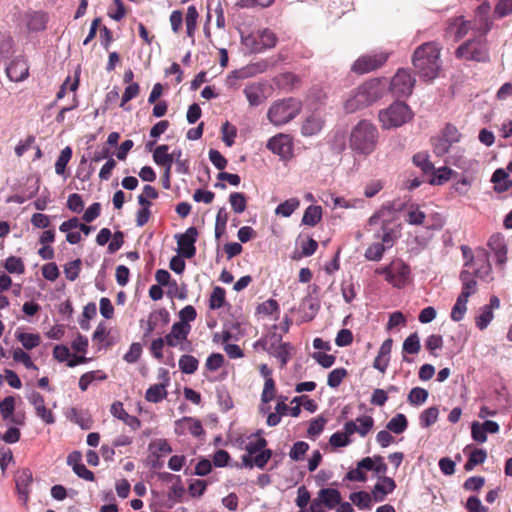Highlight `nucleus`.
I'll return each mask as SVG.
<instances>
[{"mask_svg": "<svg viewBox=\"0 0 512 512\" xmlns=\"http://www.w3.org/2000/svg\"><path fill=\"white\" fill-rule=\"evenodd\" d=\"M412 116V111L406 103L396 101L386 109L380 110L378 119L383 129H392L404 125Z\"/></svg>", "mask_w": 512, "mask_h": 512, "instance_id": "0eeeda50", "label": "nucleus"}, {"mask_svg": "<svg viewBox=\"0 0 512 512\" xmlns=\"http://www.w3.org/2000/svg\"><path fill=\"white\" fill-rule=\"evenodd\" d=\"M169 147L168 145H160L158 146L153 153V160L156 164L164 166L165 169L170 170L174 161V156L176 151H173L171 154L168 153Z\"/></svg>", "mask_w": 512, "mask_h": 512, "instance_id": "c85d7f7f", "label": "nucleus"}, {"mask_svg": "<svg viewBox=\"0 0 512 512\" xmlns=\"http://www.w3.org/2000/svg\"><path fill=\"white\" fill-rule=\"evenodd\" d=\"M4 267L9 273L23 274L25 271L22 260L15 256L8 257Z\"/></svg>", "mask_w": 512, "mask_h": 512, "instance_id": "13d9d810", "label": "nucleus"}, {"mask_svg": "<svg viewBox=\"0 0 512 512\" xmlns=\"http://www.w3.org/2000/svg\"><path fill=\"white\" fill-rule=\"evenodd\" d=\"M293 347L289 343H284L281 346H277L269 354L276 357L280 361V366L283 368L292 356Z\"/></svg>", "mask_w": 512, "mask_h": 512, "instance_id": "58836bf2", "label": "nucleus"}, {"mask_svg": "<svg viewBox=\"0 0 512 512\" xmlns=\"http://www.w3.org/2000/svg\"><path fill=\"white\" fill-rule=\"evenodd\" d=\"M429 393L426 389L421 387H414L408 394V402L411 405H422L428 399Z\"/></svg>", "mask_w": 512, "mask_h": 512, "instance_id": "de8ad7c7", "label": "nucleus"}, {"mask_svg": "<svg viewBox=\"0 0 512 512\" xmlns=\"http://www.w3.org/2000/svg\"><path fill=\"white\" fill-rule=\"evenodd\" d=\"M151 453L159 458L162 454H169L172 452V447L166 439H155L149 444Z\"/></svg>", "mask_w": 512, "mask_h": 512, "instance_id": "37998d69", "label": "nucleus"}, {"mask_svg": "<svg viewBox=\"0 0 512 512\" xmlns=\"http://www.w3.org/2000/svg\"><path fill=\"white\" fill-rule=\"evenodd\" d=\"M467 302H468V299L465 298L464 296H458L457 297V300L454 304V306L452 307V311H451V319L455 322H459L461 321L463 318H464V315L467 311Z\"/></svg>", "mask_w": 512, "mask_h": 512, "instance_id": "79ce46f5", "label": "nucleus"}, {"mask_svg": "<svg viewBox=\"0 0 512 512\" xmlns=\"http://www.w3.org/2000/svg\"><path fill=\"white\" fill-rule=\"evenodd\" d=\"M470 24L462 16L452 19L446 28V36L452 37L454 41H459L469 31Z\"/></svg>", "mask_w": 512, "mask_h": 512, "instance_id": "b1692460", "label": "nucleus"}, {"mask_svg": "<svg viewBox=\"0 0 512 512\" xmlns=\"http://www.w3.org/2000/svg\"><path fill=\"white\" fill-rule=\"evenodd\" d=\"M475 274L467 270H462L460 273V280L462 282V292L459 294L460 296H464L469 299V297L476 293L477 291V281L475 280Z\"/></svg>", "mask_w": 512, "mask_h": 512, "instance_id": "c756f323", "label": "nucleus"}, {"mask_svg": "<svg viewBox=\"0 0 512 512\" xmlns=\"http://www.w3.org/2000/svg\"><path fill=\"white\" fill-rule=\"evenodd\" d=\"M81 267V260L76 259L64 266V273L68 280L74 281L78 278Z\"/></svg>", "mask_w": 512, "mask_h": 512, "instance_id": "69168bd1", "label": "nucleus"}, {"mask_svg": "<svg viewBox=\"0 0 512 512\" xmlns=\"http://www.w3.org/2000/svg\"><path fill=\"white\" fill-rule=\"evenodd\" d=\"M111 414L122 420L126 425H128L131 429L136 430L140 427V421L137 417L129 415L121 402L117 401L111 405Z\"/></svg>", "mask_w": 512, "mask_h": 512, "instance_id": "bb28decb", "label": "nucleus"}, {"mask_svg": "<svg viewBox=\"0 0 512 512\" xmlns=\"http://www.w3.org/2000/svg\"><path fill=\"white\" fill-rule=\"evenodd\" d=\"M175 432L179 435L190 433L195 437L204 434V429L200 420L192 417H183L175 422Z\"/></svg>", "mask_w": 512, "mask_h": 512, "instance_id": "6ab92c4d", "label": "nucleus"}, {"mask_svg": "<svg viewBox=\"0 0 512 512\" xmlns=\"http://www.w3.org/2000/svg\"><path fill=\"white\" fill-rule=\"evenodd\" d=\"M7 77L13 82H20L25 80L29 75V66L24 57H16L6 67Z\"/></svg>", "mask_w": 512, "mask_h": 512, "instance_id": "f3484780", "label": "nucleus"}, {"mask_svg": "<svg viewBox=\"0 0 512 512\" xmlns=\"http://www.w3.org/2000/svg\"><path fill=\"white\" fill-rule=\"evenodd\" d=\"M403 352L406 354H417L420 351V339L417 333L410 334L403 342Z\"/></svg>", "mask_w": 512, "mask_h": 512, "instance_id": "3c124183", "label": "nucleus"}, {"mask_svg": "<svg viewBox=\"0 0 512 512\" xmlns=\"http://www.w3.org/2000/svg\"><path fill=\"white\" fill-rule=\"evenodd\" d=\"M388 87L386 79H371L357 88L355 93L345 102L347 113H354L368 107L381 99Z\"/></svg>", "mask_w": 512, "mask_h": 512, "instance_id": "7ed1b4c3", "label": "nucleus"}, {"mask_svg": "<svg viewBox=\"0 0 512 512\" xmlns=\"http://www.w3.org/2000/svg\"><path fill=\"white\" fill-rule=\"evenodd\" d=\"M386 246L380 242L373 243L365 250V258L369 261H379L383 257Z\"/></svg>", "mask_w": 512, "mask_h": 512, "instance_id": "09e8293b", "label": "nucleus"}, {"mask_svg": "<svg viewBox=\"0 0 512 512\" xmlns=\"http://www.w3.org/2000/svg\"><path fill=\"white\" fill-rule=\"evenodd\" d=\"M13 359L16 362L22 363L27 369H37L33 361L31 360V357L28 353H26L21 348H16L13 351Z\"/></svg>", "mask_w": 512, "mask_h": 512, "instance_id": "0e129e2a", "label": "nucleus"}, {"mask_svg": "<svg viewBox=\"0 0 512 512\" xmlns=\"http://www.w3.org/2000/svg\"><path fill=\"white\" fill-rule=\"evenodd\" d=\"M452 170L448 167H441L434 171V176L430 180V183L433 185H441L444 182L448 181L451 177Z\"/></svg>", "mask_w": 512, "mask_h": 512, "instance_id": "338daca9", "label": "nucleus"}, {"mask_svg": "<svg viewBox=\"0 0 512 512\" xmlns=\"http://www.w3.org/2000/svg\"><path fill=\"white\" fill-rule=\"evenodd\" d=\"M225 290L219 286L214 287L210 295L209 306L211 309H219L224 305Z\"/></svg>", "mask_w": 512, "mask_h": 512, "instance_id": "6e6d98bb", "label": "nucleus"}, {"mask_svg": "<svg viewBox=\"0 0 512 512\" xmlns=\"http://www.w3.org/2000/svg\"><path fill=\"white\" fill-rule=\"evenodd\" d=\"M407 426L408 422L406 416L399 413L388 421L386 428L392 433L401 434L407 429Z\"/></svg>", "mask_w": 512, "mask_h": 512, "instance_id": "4c0bfd02", "label": "nucleus"}, {"mask_svg": "<svg viewBox=\"0 0 512 512\" xmlns=\"http://www.w3.org/2000/svg\"><path fill=\"white\" fill-rule=\"evenodd\" d=\"M413 163L419 167L424 173H430L434 171V166L429 160V156L426 153H417L413 156Z\"/></svg>", "mask_w": 512, "mask_h": 512, "instance_id": "5fc2aeb1", "label": "nucleus"}, {"mask_svg": "<svg viewBox=\"0 0 512 512\" xmlns=\"http://www.w3.org/2000/svg\"><path fill=\"white\" fill-rule=\"evenodd\" d=\"M198 365V360L192 355H182L179 359V369L185 374L195 373Z\"/></svg>", "mask_w": 512, "mask_h": 512, "instance_id": "a19ab883", "label": "nucleus"}, {"mask_svg": "<svg viewBox=\"0 0 512 512\" xmlns=\"http://www.w3.org/2000/svg\"><path fill=\"white\" fill-rule=\"evenodd\" d=\"M349 499L360 510L371 509L374 501L372 493L366 491L353 492Z\"/></svg>", "mask_w": 512, "mask_h": 512, "instance_id": "72a5a7b5", "label": "nucleus"}, {"mask_svg": "<svg viewBox=\"0 0 512 512\" xmlns=\"http://www.w3.org/2000/svg\"><path fill=\"white\" fill-rule=\"evenodd\" d=\"M388 87L386 79H371L357 88L355 93L345 102L347 113H354L368 107L381 99Z\"/></svg>", "mask_w": 512, "mask_h": 512, "instance_id": "20e7f679", "label": "nucleus"}, {"mask_svg": "<svg viewBox=\"0 0 512 512\" xmlns=\"http://www.w3.org/2000/svg\"><path fill=\"white\" fill-rule=\"evenodd\" d=\"M378 141L377 127L368 120H361L351 129L349 147L356 155L366 157L376 150Z\"/></svg>", "mask_w": 512, "mask_h": 512, "instance_id": "f03ea898", "label": "nucleus"}, {"mask_svg": "<svg viewBox=\"0 0 512 512\" xmlns=\"http://www.w3.org/2000/svg\"><path fill=\"white\" fill-rule=\"evenodd\" d=\"M346 376L347 370L345 368H336L328 374L327 385L331 388H337Z\"/></svg>", "mask_w": 512, "mask_h": 512, "instance_id": "864d4df0", "label": "nucleus"}, {"mask_svg": "<svg viewBox=\"0 0 512 512\" xmlns=\"http://www.w3.org/2000/svg\"><path fill=\"white\" fill-rule=\"evenodd\" d=\"M392 339H386L382 345L380 346V349L378 351V355L374 359L373 367L380 371L381 373H385L389 360H390V353L392 349Z\"/></svg>", "mask_w": 512, "mask_h": 512, "instance_id": "393cba45", "label": "nucleus"}, {"mask_svg": "<svg viewBox=\"0 0 512 512\" xmlns=\"http://www.w3.org/2000/svg\"><path fill=\"white\" fill-rule=\"evenodd\" d=\"M16 338L27 350H31L40 344V336L38 334L20 332L17 333Z\"/></svg>", "mask_w": 512, "mask_h": 512, "instance_id": "c03bdc74", "label": "nucleus"}, {"mask_svg": "<svg viewBox=\"0 0 512 512\" xmlns=\"http://www.w3.org/2000/svg\"><path fill=\"white\" fill-rule=\"evenodd\" d=\"M244 94L251 106H258L265 99L263 87L260 84H251L246 86Z\"/></svg>", "mask_w": 512, "mask_h": 512, "instance_id": "2f4dec72", "label": "nucleus"}, {"mask_svg": "<svg viewBox=\"0 0 512 512\" xmlns=\"http://www.w3.org/2000/svg\"><path fill=\"white\" fill-rule=\"evenodd\" d=\"M15 482L20 499L26 503L29 498L31 484L33 482L31 470L28 468L20 470L16 475Z\"/></svg>", "mask_w": 512, "mask_h": 512, "instance_id": "4be33fe9", "label": "nucleus"}, {"mask_svg": "<svg viewBox=\"0 0 512 512\" xmlns=\"http://www.w3.org/2000/svg\"><path fill=\"white\" fill-rule=\"evenodd\" d=\"M300 206V201L297 198H290L280 203L276 209L275 214L282 217H289Z\"/></svg>", "mask_w": 512, "mask_h": 512, "instance_id": "e433bc0d", "label": "nucleus"}, {"mask_svg": "<svg viewBox=\"0 0 512 512\" xmlns=\"http://www.w3.org/2000/svg\"><path fill=\"white\" fill-rule=\"evenodd\" d=\"M197 236L198 232L195 227H189L185 233L175 236L178 244V252L182 257L190 259L195 255Z\"/></svg>", "mask_w": 512, "mask_h": 512, "instance_id": "ddd939ff", "label": "nucleus"}, {"mask_svg": "<svg viewBox=\"0 0 512 512\" xmlns=\"http://www.w3.org/2000/svg\"><path fill=\"white\" fill-rule=\"evenodd\" d=\"M300 102L293 98L275 102L268 110L267 117L275 126H281L294 119L300 112Z\"/></svg>", "mask_w": 512, "mask_h": 512, "instance_id": "6e6552de", "label": "nucleus"}, {"mask_svg": "<svg viewBox=\"0 0 512 512\" xmlns=\"http://www.w3.org/2000/svg\"><path fill=\"white\" fill-rule=\"evenodd\" d=\"M457 58L485 62L489 59L486 44L481 40H470L460 45L456 50Z\"/></svg>", "mask_w": 512, "mask_h": 512, "instance_id": "9d476101", "label": "nucleus"}, {"mask_svg": "<svg viewBox=\"0 0 512 512\" xmlns=\"http://www.w3.org/2000/svg\"><path fill=\"white\" fill-rule=\"evenodd\" d=\"M486 458L487 453L484 449H474L473 451H471L469 458L464 466L465 470H472L476 465L484 463Z\"/></svg>", "mask_w": 512, "mask_h": 512, "instance_id": "49530a36", "label": "nucleus"}, {"mask_svg": "<svg viewBox=\"0 0 512 512\" xmlns=\"http://www.w3.org/2000/svg\"><path fill=\"white\" fill-rule=\"evenodd\" d=\"M308 449V443L304 441H297L296 443L293 444L289 452V456L294 461L302 460Z\"/></svg>", "mask_w": 512, "mask_h": 512, "instance_id": "bf43d9fd", "label": "nucleus"}, {"mask_svg": "<svg viewBox=\"0 0 512 512\" xmlns=\"http://www.w3.org/2000/svg\"><path fill=\"white\" fill-rule=\"evenodd\" d=\"M72 157V149L67 146L61 150L55 163V172L57 175H64L66 166Z\"/></svg>", "mask_w": 512, "mask_h": 512, "instance_id": "a18cd8bd", "label": "nucleus"}, {"mask_svg": "<svg viewBox=\"0 0 512 512\" xmlns=\"http://www.w3.org/2000/svg\"><path fill=\"white\" fill-rule=\"evenodd\" d=\"M474 274L477 278L490 282L493 280L492 267L489 260V253L485 248H478L475 251Z\"/></svg>", "mask_w": 512, "mask_h": 512, "instance_id": "2eb2a0df", "label": "nucleus"}, {"mask_svg": "<svg viewBox=\"0 0 512 512\" xmlns=\"http://www.w3.org/2000/svg\"><path fill=\"white\" fill-rule=\"evenodd\" d=\"M277 37L274 32L269 29H263L259 31L258 38L256 40V44L259 47H256L257 51H261L262 49H270L276 45Z\"/></svg>", "mask_w": 512, "mask_h": 512, "instance_id": "f704fd0d", "label": "nucleus"}, {"mask_svg": "<svg viewBox=\"0 0 512 512\" xmlns=\"http://www.w3.org/2000/svg\"><path fill=\"white\" fill-rule=\"evenodd\" d=\"M415 85V78L408 70L399 69L391 80L390 89L397 96H409Z\"/></svg>", "mask_w": 512, "mask_h": 512, "instance_id": "f8f14e48", "label": "nucleus"}, {"mask_svg": "<svg viewBox=\"0 0 512 512\" xmlns=\"http://www.w3.org/2000/svg\"><path fill=\"white\" fill-rule=\"evenodd\" d=\"M263 344L265 350L270 353L272 350L277 348V346H281L284 343L282 342V336L276 332H272L265 336L263 339Z\"/></svg>", "mask_w": 512, "mask_h": 512, "instance_id": "e2e57ef3", "label": "nucleus"}, {"mask_svg": "<svg viewBox=\"0 0 512 512\" xmlns=\"http://www.w3.org/2000/svg\"><path fill=\"white\" fill-rule=\"evenodd\" d=\"M396 488V483L391 477L379 476L378 482L372 489V495L375 502H383L386 496L392 493Z\"/></svg>", "mask_w": 512, "mask_h": 512, "instance_id": "5701e85b", "label": "nucleus"}, {"mask_svg": "<svg viewBox=\"0 0 512 512\" xmlns=\"http://www.w3.org/2000/svg\"><path fill=\"white\" fill-rule=\"evenodd\" d=\"M433 151L437 156H443L449 153L450 148L453 144H451L448 140L444 139L442 136L436 137L432 140Z\"/></svg>", "mask_w": 512, "mask_h": 512, "instance_id": "4d7b16f0", "label": "nucleus"}, {"mask_svg": "<svg viewBox=\"0 0 512 512\" xmlns=\"http://www.w3.org/2000/svg\"><path fill=\"white\" fill-rule=\"evenodd\" d=\"M493 318H494L493 311H491L489 307L483 306L480 308L479 315L475 319L476 326L480 330H484L488 327V325L491 323Z\"/></svg>", "mask_w": 512, "mask_h": 512, "instance_id": "8fccbe9b", "label": "nucleus"}, {"mask_svg": "<svg viewBox=\"0 0 512 512\" xmlns=\"http://www.w3.org/2000/svg\"><path fill=\"white\" fill-rule=\"evenodd\" d=\"M169 383V379L166 377L164 383L154 384L150 386L145 393L147 401L152 403H158L167 396L166 386Z\"/></svg>", "mask_w": 512, "mask_h": 512, "instance_id": "7c9ffc66", "label": "nucleus"}, {"mask_svg": "<svg viewBox=\"0 0 512 512\" xmlns=\"http://www.w3.org/2000/svg\"><path fill=\"white\" fill-rule=\"evenodd\" d=\"M323 123V120L319 116H309L302 125V134L304 136H313L318 134L323 128Z\"/></svg>", "mask_w": 512, "mask_h": 512, "instance_id": "473e14b6", "label": "nucleus"}, {"mask_svg": "<svg viewBox=\"0 0 512 512\" xmlns=\"http://www.w3.org/2000/svg\"><path fill=\"white\" fill-rule=\"evenodd\" d=\"M191 326L184 321L176 322L172 325L171 331L165 336L166 344L170 347H176L187 339Z\"/></svg>", "mask_w": 512, "mask_h": 512, "instance_id": "aec40b11", "label": "nucleus"}, {"mask_svg": "<svg viewBox=\"0 0 512 512\" xmlns=\"http://www.w3.org/2000/svg\"><path fill=\"white\" fill-rule=\"evenodd\" d=\"M316 498L328 509H334L342 500L341 493L335 488H322Z\"/></svg>", "mask_w": 512, "mask_h": 512, "instance_id": "a878e982", "label": "nucleus"}, {"mask_svg": "<svg viewBox=\"0 0 512 512\" xmlns=\"http://www.w3.org/2000/svg\"><path fill=\"white\" fill-rule=\"evenodd\" d=\"M322 219V208L321 206L311 205L306 208L302 223L311 227L316 226Z\"/></svg>", "mask_w": 512, "mask_h": 512, "instance_id": "c9c22d12", "label": "nucleus"}, {"mask_svg": "<svg viewBox=\"0 0 512 512\" xmlns=\"http://www.w3.org/2000/svg\"><path fill=\"white\" fill-rule=\"evenodd\" d=\"M376 273L383 274L385 280L394 287L402 288L410 281L411 269L402 259H394L383 268L376 270Z\"/></svg>", "mask_w": 512, "mask_h": 512, "instance_id": "1a4fd4ad", "label": "nucleus"}, {"mask_svg": "<svg viewBox=\"0 0 512 512\" xmlns=\"http://www.w3.org/2000/svg\"><path fill=\"white\" fill-rule=\"evenodd\" d=\"M440 50L441 48L435 42H427L420 45L413 54V66L425 81H431L439 74Z\"/></svg>", "mask_w": 512, "mask_h": 512, "instance_id": "f257e3e1", "label": "nucleus"}, {"mask_svg": "<svg viewBox=\"0 0 512 512\" xmlns=\"http://www.w3.org/2000/svg\"><path fill=\"white\" fill-rule=\"evenodd\" d=\"M28 400L34 406L36 415L46 424L50 425L55 422V417L52 411L46 408L44 398L39 392L33 391L28 396Z\"/></svg>", "mask_w": 512, "mask_h": 512, "instance_id": "412c9836", "label": "nucleus"}, {"mask_svg": "<svg viewBox=\"0 0 512 512\" xmlns=\"http://www.w3.org/2000/svg\"><path fill=\"white\" fill-rule=\"evenodd\" d=\"M387 57L385 53L361 56L353 64L352 70L358 74L371 72L382 66L386 62Z\"/></svg>", "mask_w": 512, "mask_h": 512, "instance_id": "4468645a", "label": "nucleus"}, {"mask_svg": "<svg viewBox=\"0 0 512 512\" xmlns=\"http://www.w3.org/2000/svg\"><path fill=\"white\" fill-rule=\"evenodd\" d=\"M22 22L29 32H40L45 30L48 16L41 11H29L23 15Z\"/></svg>", "mask_w": 512, "mask_h": 512, "instance_id": "a211bd4d", "label": "nucleus"}, {"mask_svg": "<svg viewBox=\"0 0 512 512\" xmlns=\"http://www.w3.org/2000/svg\"><path fill=\"white\" fill-rule=\"evenodd\" d=\"M439 416V410L437 407H429L425 409L419 416L420 426L422 428H428L433 425Z\"/></svg>", "mask_w": 512, "mask_h": 512, "instance_id": "ea45409f", "label": "nucleus"}, {"mask_svg": "<svg viewBox=\"0 0 512 512\" xmlns=\"http://www.w3.org/2000/svg\"><path fill=\"white\" fill-rule=\"evenodd\" d=\"M374 419L371 416L364 415L358 417L355 421H348L344 424L343 430L347 434L358 433L361 437H365L373 428Z\"/></svg>", "mask_w": 512, "mask_h": 512, "instance_id": "dca6fc26", "label": "nucleus"}, {"mask_svg": "<svg viewBox=\"0 0 512 512\" xmlns=\"http://www.w3.org/2000/svg\"><path fill=\"white\" fill-rule=\"evenodd\" d=\"M229 202L235 213H242L245 211L247 202L243 193L234 192L229 196Z\"/></svg>", "mask_w": 512, "mask_h": 512, "instance_id": "603ef678", "label": "nucleus"}, {"mask_svg": "<svg viewBox=\"0 0 512 512\" xmlns=\"http://www.w3.org/2000/svg\"><path fill=\"white\" fill-rule=\"evenodd\" d=\"M351 434H347L346 430L343 432H335L331 435L329 442L333 447H345L351 443L350 437Z\"/></svg>", "mask_w": 512, "mask_h": 512, "instance_id": "680f3d73", "label": "nucleus"}, {"mask_svg": "<svg viewBox=\"0 0 512 512\" xmlns=\"http://www.w3.org/2000/svg\"><path fill=\"white\" fill-rule=\"evenodd\" d=\"M266 148L282 160H289L293 157V140L288 134L278 133L271 137Z\"/></svg>", "mask_w": 512, "mask_h": 512, "instance_id": "9b49d317", "label": "nucleus"}, {"mask_svg": "<svg viewBox=\"0 0 512 512\" xmlns=\"http://www.w3.org/2000/svg\"><path fill=\"white\" fill-rule=\"evenodd\" d=\"M395 212L391 208L382 207L378 212L369 218L368 225L370 227H378L379 230L375 234V238L381 239V244L386 248L393 246L397 238V231L392 226Z\"/></svg>", "mask_w": 512, "mask_h": 512, "instance_id": "423d86ee", "label": "nucleus"}, {"mask_svg": "<svg viewBox=\"0 0 512 512\" xmlns=\"http://www.w3.org/2000/svg\"><path fill=\"white\" fill-rule=\"evenodd\" d=\"M15 410V399L12 396L5 397L0 402V412L3 419H9L12 417L13 412Z\"/></svg>", "mask_w": 512, "mask_h": 512, "instance_id": "052dcab7", "label": "nucleus"}, {"mask_svg": "<svg viewBox=\"0 0 512 512\" xmlns=\"http://www.w3.org/2000/svg\"><path fill=\"white\" fill-rule=\"evenodd\" d=\"M388 87L386 79H371L357 88L355 93L345 102L347 113H354L368 107L381 99Z\"/></svg>", "mask_w": 512, "mask_h": 512, "instance_id": "39448f33", "label": "nucleus"}, {"mask_svg": "<svg viewBox=\"0 0 512 512\" xmlns=\"http://www.w3.org/2000/svg\"><path fill=\"white\" fill-rule=\"evenodd\" d=\"M465 507L469 512H489V509L482 504L477 496H470L467 499Z\"/></svg>", "mask_w": 512, "mask_h": 512, "instance_id": "774afa93", "label": "nucleus"}, {"mask_svg": "<svg viewBox=\"0 0 512 512\" xmlns=\"http://www.w3.org/2000/svg\"><path fill=\"white\" fill-rule=\"evenodd\" d=\"M488 247L495 253L498 264L502 265L506 262L507 249L503 236L500 234L492 235L488 240Z\"/></svg>", "mask_w": 512, "mask_h": 512, "instance_id": "cd10ccee", "label": "nucleus"}]
</instances>
